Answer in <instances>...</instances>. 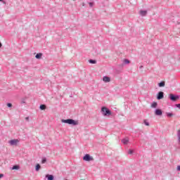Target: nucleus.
<instances>
[{"label": "nucleus", "mask_w": 180, "mask_h": 180, "mask_svg": "<svg viewBox=\"0 0 180 180\" xmlns=\"http://www.w3.org/2000/svg\"><path fill=\"white\" fill-rule=\"evenodd\" d=\"M7 106H8V108H12V103H8Z\"/></svg>", "instance_id": "bb28decb"}, {"label": "nucleus", "mask_w": 180, "mask_h": 180, "mask_svg": "<svg viewBox=\"0 0 180 180\" xmlns=\"http://www.w3.org/2000/svg\"><path fill=\"white\" fill-rule=\"evenodd\" d=\"M122 144H128L129 143V139H127V138H125V139H122Z\"/></svg>", "instance_id": "4468645a"}, {"label": "nucleus", "mask_w": 180, "mask_h": 180, "mask_svg": "<svg viewBox=\"0 0 180 180\" xmlns=\"http://www.w3.org/2000/svg\"><path fill=\"white\" fill-rule=\"evenodd\" d=\"M176 170L180 172V165L177 166Z\"/></svg>", "instance_id": "c756f323"}, {"label": "nucleus", "mask_w": 180, "mask_h": 180, "mask_svg": "<svg viewBox=\"0 0 180 180\" xmlns=\"http://www.w3.org/2000/svg\"><path fill=\"white\" fill-rule=\"evenodd\" d=\"M85 6V4H83V6Z\"/></svg>", "instance_id": "4c0bfd02"}, {"label": "nucleus", "mask_w": 180, "mask_h": 180, "mask_svg": "<svg viewBox=\"0 0 180 180\" xmlns=\"http://www.w3.org/2000/svg\"><path fill=\"white\" fill-rule=\"evenodd\" d=\"M143 123H144L145 126H150V122H148L147 121V120H144Z\"/></svg>", "instance_id": "5701e85b"}, {"label": "nucleus", "mask_w": 180, "mask_h": 180, "mask_svg": "<svg viewBox=\"0 0 180 180\" xmlns=\"http://www.w3.org/2000/svg\"><path fill=\"white\" fill-rule=\"evenodd\" d=\"M18 142H19V140L18 139H12L8 141L9 144L11 146H18Z\"/></svg>", "instance_id": "423d86ee"}, {"label": "nucleus", "mask_w": 180, "mask_h": 180, "mask_svg": "<svg viewBox=\"0 0 180 180\" xmlns=\"http://www.w3.org/2000/svg\"><path fill=\"white\" fill-rule=\"evenodd\" d=\"M159 96H158V94L156 95V99H158Z\"/></svg>", "instance_id": "473e14b6"}, {"label": "nucleus", "mask_w": 180, "mask_h": 180, "mask_svg": "<svg viewBox=\"0 0 180 180\" xmlns=\"http://www.w3.org/2000/svg\"><path fill=\"white\" fill-rule=\"evenodd\" d=\"M140 15L141 16H146L147 15V11H140Z\"/></svg>", "instance_id": "ddd939ff"}, {"label": "nucleus", "mask_w": 180, "mask_h": 180, "mask_svg": "<svg viewBox=\"0 0 180 180\" xmlns=\"http://www.w3.org/2000/svg\"><path fill=\"white\" fill-rule=\"evenodd\" d=\"M128 154H133V150L130 149V150L128 151Z\"/></svg>", "instance_id": "cd10ccee"}, {"label": "nucleus", "mask_w": 180, "mask_h": 180, "mask_svg": "<svg viewBox=\"0 0 180 180\" xmlns=\"http://www.w3.org/2000/svg\"><path fill=\"white\" fill-rule=\"evenodd\" d=\"M89 5L90 8H92V6H94V3L93 2H89Z\"/></svg>", "instance_id": "a878e982"}, {"label": "nucleus", "mask_w": 180, "mask_h": 180, "mask_svg": "<svg viewBox=\"0 0 180 180\" xmlns=\"http://www.w3.org/2000/svg\"><path fill=\"white\" fill-rule=\"evenodd\" d=\"M64 180H68V179H65Z\"/></svg>", "instance_id": "58836bf2"}, {"label": "nucleus", "mask_w": 180, "mask_h": 180, "mask_svg": "<svg viewBox=\"0 0 180 180\" xmlns=\"http://www.w3.org/2000/svg\"><path fill=\"white\" fill-rule=\"evenodd\" d=\"M167 19L169 22H173V23H176V25H179L180 23V18L174 13L167 14Z\"/></svg>", "instance_id": "f257e3e1"}, {"label": "nucleus", "mask_w": 180, "mask_h": 180, "mask_svg": "<svg viewBox=\"0 0 180 180\" xmlns=\"http://www.w3.org/2000/svg\"><path fill=\"white\" fill-rule=\"evenodd\" d=\"M169 98L170 99V101H172V102H176V101L179 99V96L175 95L174 94H170L169 95Z\"/></svg>", "instance_id": "20e7f679"}, {"label": "nucleus", "mask_w": 180, "mask_h": 180, "mask_svg": "<svg viewBox=\"0 0 180 180\" xmlns=\"http://www.w3.org/2000/svg\"><path fill=\"white\" fill-rule=\"evenodd\" d=\"M41 57H43V53H37V55L35 56V58H37V60H40Z\"/></svg>", "instance_id": "9b49d317"}, {"label": "nucleus", "mask_w": 180, "mask_h": 180, "mask_svg": "<svg viewBox=\"0 0 180 180\" xmlns=\"http://www.w3.org/2000/svg\"><path fill=\"white\" fill-rule=\"evenodd\" d=\"M1 178H4V174H0V179Z\"/></svg>", "instance_id": "7c9ffc66"}, {"label": "nucleus", "mask_w": 180, "mask_h": 180, "mask_svg": "<svg viewBox=\"0 0 180 180\" xmlns=\"http://www.w3.org/2000/svg\"><path fill=\"white\" fill-rule=\"evenodd\" d=\"M166 116H167V117H172V116H174V113H172V112H166Z\"/></svg>", "instance_id": "aec40b11"}, {"label": "nucleus", "mask_w": 180, "mask_h": 180, "mask_svg": "<svg viewBox=\"0 0 180 180\" xmlns=\"http://www.w3.org/2000/svg\"><path fill=\"white\" fill-rule=\"evenodd\" d=\"M162 110L158 109V116H162Z\"/></svg>", "instance_id": "b1692460"}, {"label": "nucleus", "mask_w": 180, "mask_h": 180, "mask_svg": "<svg viewBox=\"0 0 180 180\" xmlns=\"http://www.w3.org/2000/svg\"><path fill=\"white\" fill-rule=\"evenodd\" d=\"M83 160H84V161H94V158L92 156H91V155H89V154H86L83 157Z\"/></svg>", "instance_id": "39448f33"}, {"label": "nucleus", "mask_w": 180, "mask_h": 180, "mask_svg": "<svg viewBox=\"0 0 180 180\" xmlns=\"http://www.w3.org/2000/svg\"><path fill=\"white\" fill-rule=\"evenodd\" d=\"M40 168H41V166H40L39 164H37L35 166V171H37V172L40 171Z\"/></svg>", "instance_id": "2eb2a0df"}, {"label": "nucleus", "mask_w": 180, "mask_h": 180, "mask_svg": "<svg viewBox=\"0 0 180 180\" xmlns=\"http://www.w3.org/2000/svg\"><path fill=\"white\" fill-rule=\"evenodd\" d=\"M47 162V158H43L41 160V164H46Z\"/></svg>", "instance_id": "4be33fe9"}, {"label": "nucleus", "mask_w": 180, "mask_h": 180, "mask_svg": "<svg viewBox=\"0 0 180 180\" xmlns=\"http://www.w3.org/2000/svg\"><path fill=\"white\" fill-rule=\"evenodd\" d=\"M62 123H66L67 124H71L72 126H78V121L72 119L61 120Z\"/></svg>", "instance_id": "f03ea898"}, {"label": "nucleus", "mask_w": 180, "mask_h": 180, "mask_svg": "<svg viewBox=\"0 0 180 180\" xmlns=\"http://www.w3.org/2000/svg\"><path fill=\"white\" fill-rule=\"evenodd\" d=\"M157 106H158V103H157V102H153L151 104V108H157Z\"/></svg>", "instance_id": "f3484780"}, {"label": "nucleus", "mask_w": 180, "mask_h": 180, "mask_svg": "<svg viewBox=\"0 0 180 180\" xmlns=\"http://www.w3.org/2000/svg\"><path fill=\"white\" fill-rule=\"evenodd\" d=\"M44 180H54V175L53 174H46Z\"/></svg>", "instance_id": "0eeeda50"}, {"label": "nucleus", "mask_w": 180, "mask_h": 180, "mask_svg": "<svg viewBox=\"0 0 180 180\" xmlns=\"http://www.w3.org/2000/svg\"><path fill=\"white\" fill-rule=\"evenodd\" d=\"M46 105H44V104H41V105H40V106H39V109H40L41 110H46Z\"/></svg>", "instance_id": "dca6fc26"}, {"label": "nucleus", "mask_w": 180, "mask_h": 180, "mask_svg": "<svg viewBox=\"0 0 180 180\" xmlns=\"http://www.w3.org/2000/svg\"><path fill=\"white\" fill-rule=\"evenodd\" d=\"M101 113L103 115V116H110V115H112V111H110V110L106 107H102Z\"/></svg>", "instance_id": "7ed1b4c3"}, {"label": "nucleus", "mask_w": 180, "mask_h": 180, "mask_svg": "<svg viewBox=\"0 0 180 180\" xmlns=\"http://www.w3.org/2000/svg\"><path fill=\"white\" fill-rule=\"evenodd\" d=\"M2 47V43L0 42V49Z\"/></svg>", "instance_id": "72a5a7b5"}, {"label": "nucleus", "mask_w": 180, "mask_h": 180, "mask_svg": "<svg viewBox=\"0 0 180 180\" xmlns=\"http://www.w3.org/2000/svg\"><path fill=\"white\" fill-rule=\"evenodd\" d=\"M20 167L18 165H13L11 169H19Z\"/></svg>", "instance_id": "6ab92c4d"}, {"label": "nucleus", "mask_w": 180, "mask_h": 180, "mask_svg": "<svg viewBox=\"0 0 180 180\" xmlns=\"http://www.w3.org/2000/svg\"><path fill=\"white\" fill-rule=\"evenodd\" d=\"M90 64H96V60L90 59L89 60Z\"/></svg>", "instance_id": "a211bd4d"}, {"label": "nucleus", "mask_w": 180, "mask_h": 180, "mask_svg": "<svg viewBox=\"0 0 180 180\" xmlns=\"http://www.w3.org/2000/svg\"><path fill=\"white\" fill-rule=\"evenodd\" d=\"M176 108H178L179 109H180V103L176 104Z\"/></svg>", "instance_id": "c85d7f7f"}, {"label": "nucleus", "mask_w": 180, "mask_h": 180, "mask_svg": "<svg viewBox=\"0 0 180 180\" xmlns=\"http://www.w3.org/2000/svg\"><path fill=\"white\" fill-rule=\"evenodd\" d=\"M103 81L104 82H110V77H108V76H104L103 77Z\"/></svg>", "instance_id": "1a4fd4ad"}, {"label": "nucleus", "mask_w": 180, "mask_h": 180, "mask_svg": "<svg viewBox=\"0 0 180 180\" xmlns=\"http://www.w3.org/2000/svg\"><path fill=\"white\" fill-rule=\"evenodd\" d=\"M29 119H30L29 117H25V120H27V122H29Z\"/></svg>", "instance_id": "2f4dec72"}, {"label": "nucleus", "mask_w": 180, "mask_h": 180, "mask_svg": "<svg viewBox=\"0 0 180 180\" xmlns=\"http://www.w3.org/2000/svg\"><path fill=\"white\" fill-rule=\"evenodd\" d=\"M0 2H4V0H0Z\"/></svg>", "instance_id": "e433bc0d"}, {"label": "nucleus", "mask_w": 180, "mask_h": 180, "mask_svg": "<svg viewBox=\"0 0 180 180\" xmlns=\"http://www.w3.org/2000/svg\"><path fill=\"white\" fill-rule=\"evenodd\" d=\"M21 103H25V101H22L21 102Z\"/></svg>", "instance_id": "c9c22d12"}, {"label": "nucleus", "mask_w": 180, "mask_h": 180, "mask_svg": "<svg viewBox=\"0 0 180 180\" xmlns=\"http://www.w3.org/2000/svg\"><path fill=\"white\" fill-rule=\"evenodd\" d=\"M139 68H140V69L143 68V65H141V66L139 67Z\"/></svg>", "instance_id": "f704fd0d"}, {"label": "nucleus", "mask_w": 180, "mask_h": 180, "mask_svg": "<svg viewBox=\"0 0 180 180\" xmlns=\"http://www.w3.org/2000/svg\"><path fill=\"white\" fill-rule=\"evenodd\" d=\"M127 64H130V61L129 60V59H124L122 64L121 65H122V67H123V65H125Z\"/></svg>", "instance_id": "9d476101"}, {"label": "nucleus", "mask_w": 180, "mask_h": 180, "mask_svg": "<svg viewBox=\"0 0 180 180\" xmlns=\"http://www.w3.org/2000/svg\"><path fill=\"white\" fill-rule=\"evenodd\" d=\"M164 98V91L158 92V101Z\"/></svg>", "instance_id": "6e6552de"}, {"label": "nucleus", "mask_w": 180, "mask_h": 180, "mask_svg": "<svg viewBox=\"0 0 180 180\" xmlns=\"http://www.w3.org/2000/svg\"><path fill=\"white\" fill-rule=\"evenodd\" d=\"M177 138H178V141H179V143L180 144V129H179L177 131Z\"/></svg>", "instance_id": "412c9836"}, {"label": "nucleus", "mask_w": 180, "mask_h": 180, "mask_svg": "<svg viewBox=\"0 0 180 180\" xmlns=\"http://www.w3.org/2000/svg\"><path fill=\"white\" fill-rule=\"evenodd\" d=\"M158 86L160 88H162L165 86V81H161L160 82L158 83Z\"/></svg>", "instance_id": "f8f14e48"}, {"label": "nucleus", "mask_w": 180, "mask_h": 180, "mask_svg": "<svg viewBox=\"0 0 180 180\" xmlns=\"http://www.w3.org/2000/svg\"><path fill=\"white\" fill-rule=\"evenodd\" d=\"M155 115H156V116H158V108L155 110Z\"/></svg>", "instance_id": "393cba45"}]
</instances>
